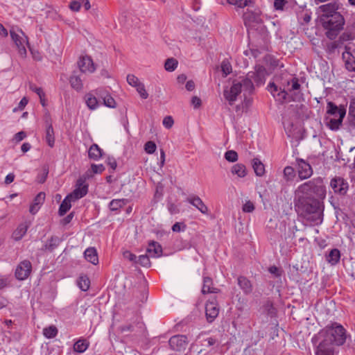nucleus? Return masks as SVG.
Listing matches in <instances>:
<instances>
[{
    "instance_id": "27",
    "label": "nucleus",
    "mask_w": 355,
    "mask_h": 355,
    "mask_svg": "<svg viewBox=\"0 0 355 355\" xmlns=\"http://www.w3.org/2000/svg\"><path fill=\"white\" fill-rule=\"evenodd\" d=\"M238 285L245 294H250L252 291L251 282L244 276H240L237 279Z\"/></svg>"
},
{
    "instance_id": "5",
    "label": "nucleus",
    "mask_w": 355,
    "mask_h": 355,
    "mask_svg": "<svg viewBox=\"0 0 355 355\" xmlns=\"http://www.w3.org/2000/svg\"><path fill=\"white\" fill-rule=\"evenodd\" d=\"M296 192L309 196H313L312 195L314 194L321 200L325 198L327 193L323 179L320 177L313 178L300 184L297 187Z\"/></svg>"
},
{
    "instance_id": "58",
    "label": "nucleus",
    "mask_w": 355,
    "mask_h": 355,
    "mask_svg": "<svg viewBox=\"0 0 355 355\" xmlns=\"http://www.w3.org/2000/svg\"><path fill=\"white\" fill-rule=\"evenodd\" d=\"M242 210L245 213H250L254 210V205L251 201H247L243 206Z\"/></svg>"
},
{
    "instance_id": "64",
    "label": "nucleus",
    "mask_w": 355,
    "mask_h": 355,
    "mask_svg": "<svg viewBox=\"0 0 355 355\" xmlns=\"http://www.w3.org/2000/svg\"><path fill=\"white\" fill-rule=\"evenodd\" d=\"M268 271L272 275H274L275 277H279L282 275V270L275 266H270L268 268Z\"/></svg>"
},
{
    "instance_id": "43",
    "label": "nucleus",
    "mask_w": 355,
    "mask_h": 355,
    "mask_svg": "<svg viewBox=\"0 0 355 355\" xmlns=\"http://www.w3.org/2000/svg\"><path fill=\"white\" fill-rule=\"evenodd\" d=\"M284 177L286 181L293 180L295 176V171L292 166H286L284 169Z\"/></svg>"
},
{
    "instance_id": "57",
    "label": "nucleus",
    "mask_w": 355,
    "mask_h": 355,
    "mask_svg": "<svg viewBox=\"0 0 355 355\" xmlns=\"http://www.w3.org/2000/svg\"><path fill=\"white\" fill-rule=\"evenodd\" d=\"M268 90L270 92L273 97H275L276 94L279 92V87H278L274 83H270L268 85Z\"/></svg>"
},
{
    "instance_id": "14",
    "label": "nucleus",
    "mask_w": 355,
    "mask_h": 355,
    "mask_svg": "<svg viewBox=\"0 0 355 355\" xmlns=\"http://www.w3.org/2000/svg\"><path fill=\"white\" fill-rule=\"evenodd\" d=\"M144 324L141 321L140 317L135 314L131 318V322L121 325L119 329L121 332H137L138 329L142 330Z\"/></svg>"
},
{
    "instance_id": "39",
    "label": "nucleus",
    "mask_w": 355,
    "mask_h": 355,
    "mask_svg": "<svg viewBox=\"0 0 355 355\" xmlns=\"http://www.w3.org/2000/svg\"><path fill=\"white\" fill-rule=\"evenodd\" d=\"M28 230L27 225L25 224H20L13 232V237L15 240L19 241L26 234Z\"/></svg>"
},
{
    "instance_id": "16",
    "label": "nucleus",
    "mask_w": 355,
    "mask_h": 355,
    "mask_svg": "<svg viewBox=\"0 0 355 355\" xmlns=\"http://www.w3.org/2000/svg\"><path fill=\"white\" fill-rule=\"evenodd\" d=\"M78 64L80 71L83 73H93L96 70L93 60L89 55L82 56Z\"/></svg>"
},
{
    "instance_id": "26",
    "label": "nucleus",
    "mask_w": 355,
    "mask_h": 355,
    "mask_svg": "<svg viewBox=\"0 0 355 355\" xmlns=\"http://www.w3.org/2000/svg\"><path fill=\"white\" fill-rule=\"evenodd\" d=\"M342 57L345 61V68L349 71H355V57L349 51L344 52Z\"/></svg>"
},
{
    "instance_id": "32",
    "label": "nucleus",
    "mask_w": 355,
    "mask_h": 355,
    "mask_svg": "<svg viewBox=\"0 0 355 355\" xmlns=\"http://www.w3.org/2000/svg\"><path fill=\"white\" fill-rule=\"evenodd\" d=\"M84 98L89 110H94L98 107V101L92 93L89 92L86 94Z\"/></svg>"
},
{
    "instance_id": "21",
    "label": "nucleus",
    "mask_w": 355,
    "mask_h": 355,
    "mask_svg": "<svg viewBox=\"0 0 355 355\" xmlns=\"http://www.w3.org/2000/svg\"><path fill=\"white\" fill-rule=\"evenodd\" d=\"M146 252L152 257H159L162 254V248L158 242L151 241L148 243Z\"/></svg>"
},
{
    "instance_id": "52",
    "label": "nucleus",
    "mask_w": 355,
    "mask_h": 355,
    "mask_svg": "<svg viewBox=\"0 0 355 355\" xmlns=\"http://www.w3.org/2000/svg\"><path fill=\"white\" fill-rule=\"evenodd\" d=\"M156 144L154 141H148L144 145V150L148 154L153 153L156 150Z\"/></svg>"
},
{
    "instance_id": "18",
    "label": "nucleus",
    "mask_w": 355,
    "mask_h": 355,
    "mask_svg": "<svg viewBox=\"0 0 355 355\" xmlns=\"http://www.w3.org/2000/svg\"><path fill=\"white\" fill-rule=\"evenodd\" d=\"M45 140L48 146L53 148L55 145V132L50 118L45 120Z\"/></svg>"
},
{
    "instance_id": "59",
    "label": "nucleus",
    "mask_w": 355,
    "mask_h": 355,
    "mask_svg": "<svg viewBox=\"0 0 355 355\" xmlns=\"http://www.w3.org/2000/svg\"><path fill=\"white\" fill-rule=\"evenodd\" d=\"M187 227V225L184 223H178L176 222L172 226V230L174 232H180L181 231H184Z\"/></svg>"
},
{
    "instance_id": "13",
    "label": "nucleus",
    "mask_w": 355,
    "mask_h": 355,
    "mask_svg": "<svg viewBox=\"0 0 355 355\" xmlns=\"http://www.w3.org/2000/svg\"><path fill=\"white\" fill-rule=\"evenodd\" d=\"M170 347L177 352H180L185 349L188 344V338L185 335L178 334L175 335L168 340Z\"/></svg>"
},
{
    "instance_id": "23",
    "label": "nucleus",
    "mask_w": 355,
    "mask_h": 355,
    "mask_svg": "<svg viewBox=\"0 0 355 355\" xmlns=\"http://www.w3.org/2000/svg\"><path fill=\"white\" fill-rule=\"evenodd\" d=\"M61 242L62 239L60 237L57 236H52L47 240L46 243L43 245L42 250L51 252L59 246Z\"/></svg>"
},
{
    "instance_id": "6",
    "label": "nucleus",
    "mask_w": 355,
    "mask_h": 355,
    "mask_svg": "<svg viewBox=\"0 0 355 355\" xmlns=\"http://www.w3.org/2000/svg\"><path fill=\"white\" fill-rule=\"evenodd\" d=\"M266 70L264 67L259 65L255 67L254 71H249L245 78H243V84L244 85V92H248L249 95L252 94L254 90V83L259 87L266 82Z\"/></svg>"
},
{
    "instance_id": "37",
    "label": "nucleus",
    "mask_w": 355,
    "mask_h": 355,
    "mask_svg": "<svg viewBox=\"0 0 355 355\" xmlns=\"http://www.w3.org/2000/svg\"><path fill=\"white\" fill-rule=\"evenodd\" d=\"M231 172L233 175H236L239 178H244L247 175L245 166L240 163L232 166Z\"/></svg>"
},
{
    "instance_id": "36",
    "label": "nucleus",
    "mask_w": 355,
    "mask_h": 355,
    "mask_svg": "<svg viewBox=\"0 0 355 355\" xmlns=\"http://www.w3.org/2000/svg\"><path fill=\"white\" fill-rule=\"evenodd\" d=\"M69 83L71 87L77 92L81 91L83 88V81L79 76L72 74L70 76Z\"/></svg>"
},
{
    "instance_id": "10",
    "label": "nucleus",
    "mask_w": 355,
    "mask_h": 355,
    "mask_svg": "<svg viewBox=\"0 0 355 355\" xmlns=\"http://www.w3.org/2000/svg\"><path fill=\"white\" fill-rule=\"evenodd\" d=\"M295 162L298 178L301 180L308 179L313 175V168L309 162L300 158H297Z\"/></svg>"
},
{
    "instance_id": "20",
    "label": "nucleus",
    "mask_w": 355,
    "mask_h": 355,
    "mask_svg": "<svg viewBox=\"0 0 355 355\" xmlns=\"http://www.w3.org/2000/svg\"><path fill=\"white\" fill-rule=\"evenodd\" d=\"M345 118V112L341 110L340 113V116L338 119H333V118H327L326 119V124L327 126L333 131H336L339 130L340 125H342L343 119Z\"/></svg>"
},
{
    "instance_id": "49",
    "label": "nucleus",
    "mask_w": 355,
    "mask_h": 355,
    "mask_svg": "<svg viewBox=\"0 0 355 355\" xmlns=\"http://www.w3.org/2000/svg\"><path fill=\"white\" fill-rule=\"evenodd\" d=\"M225 159L230 162H235L238 160V154L236 151L230 150L225 153Z\"/></svg>"
},
{
    "instance_id": "24",
    "label": "nucleus",
    "mask_w": 355,
    "mask_h": 355,
    "mask_svg": "<svg viewBox=\"0 0 355 355\" xmlns=\"http://www.w3.org/2000/svg\"><path fill=\"white\" fill-rule=\"evenodd\" d=\"M213 281L212 279L209 277H205L203 278V285L202 288V293H218L220 292V289L212 286Z\"/></svg>"
},
{
    "instance_id": "7",
    "label": "nucleus",
    "mask_w": 355,
    "mask_h": 355,
    "mask_svg": "<svg viewBox=\"0 0 355 355\" xmlns=\"http://www.w3.org/2000/svg\"><path fill=\"white\" fill-rule=\"evenodd\" d=\"M244 92L243 80H234L230 88H225L223 91V96L230 105H232L236 101V98L241 92Z\"/></svg>"
},
{
    "instance_id": "29",
    "label": "nucleus",
    "mask_w": 355,
    "mask_h": 355,
    "mask_svg": "<svg viewBox=\"0 0 355 355\" xmlns=\"http://www.w3.org/2000/svg\"><path fill=\"white\" fill-rule=\"evenodd\" d=\"M74 201L73 198L72 197V195H67L64 199L61 202L58 214L60 216H64L71 207V201Z\"/></svg>"
},
{
    "instance_id": "55",
    "label": "nucleus",
    "mask_w": 355,
    "mask_h": 355,
    "mask_svg": "<svg viewBox=\"0 0 355 355\" xmlns=\"http://www.w3.org/2000/svg\"><path fill=\"white\" fill-rule=\"evenodd\" d=\"M123 255L125 259L136 264L137 257L135 254L132 253L129 250H126L123 252Z\"/></svg>"
},
{
    "instance_id": "17",
    "label": "nucleus",
    "mask_w": 355,
    "mask_h": 355,
    "mask_svg": "<svg viewBox=\"0 0 355 355\" xmlns=\"http://www.w3.org/2000/svg\"><path fill=\"white\" fill-rule=\"evenodd\" d=\"M95 94L99 98L103 99V104L111 108L116 107V101L114 98L105 90L103 89H97L94 91Z\"/></svg>"
},
{
    "instance_id": "28",
    "label": "nucleus",
    "mask_w": 355,
    "mask_h": 355,
    "mask_svg": "<svg viewBox=\"0 0 355 355\" xmlns=\"http://www.w3.org/2000/svg\"><path fill=\"white\" fill-rule=\"evenodd\" d=\"M85 259L94 265L98 263V257L95 248L89 247L84 252Z\"/></svg>"
},
{
    "instance_id": "31",
    "label": "nucleus",
    "mask_w": 355,
    "mask_h": 355,
    "mask_svg": "<svg viewBox=\"0 0 355 355\" xmlns=\"http://www.w3.org/2000/svg\"><path fill=\"white\" fill-rule=\"evenodd\" d=\"M340 259V252L337 248L331 250L330 252L326 254V261L333 266L337 264L339 262Z\"/></svg>"
},
{
    "instance_id": "51",
    "label": "nucleus",
    "mask_w": 355,
    "mask_h": 355,
    "mask_svg": "<svg viewBox=\"0 0 355 355\" xmlns=\"http://www.w3.org/2000/svg\"><path fill=\"white\" fill-rule=\"evenodd\" d=\"M127 82L130 85L134 87H137L141 83L139 78L133 74H128L127 76Z\"/></svg>"
},
{
    "instance_id": "4",
    "label": "nucleus",
    "mask_w": 355,
    "mask_h": 355,
    "mask_svg": "<svg viewBox=\"0 0 355 355\" xmlns=\"http://www.w3.org/2000/svg\"><path fill=\"white\" fill-rule=\"evenodd\" d=\"M346 333L345 329L341 324L334 322L319 332L318 338H322V342H325L332 347L341 346L346 342Z\"/></svg>"
},
{
    "instance_id": "62",
    "label": "nucleus",
    "mask_w": 355,
    "mask_h": 355,
    "mask_svg": "<svg viewBox=\"0 0 355 355\" xmlns=\"http://www.w3.org/2000/svg\"><path fill=\"white\" fill-rule=\"evenodd\" d=\"M286 3V0H274V7L275 10H283Z\"/></svg>"
},
{
    "instance_id": "25",
    "label": "nucleus",
    "mask_w": 355,
    "mask_h": 355,
    "mask_svg": "<svg viewBox=\"0 0 355 355\" xmlns=\"http://www.w3.org/2000/svg\"><path fill=\"white\" fill-rule=\"evenodd\" d=\"M103 150L96 144H93L88 150V157L94 161L99 160L103 156Z\"/></svg>"
},
{
    "instance_id": "30",
    "label": "nucleus",
    "mask_w": 355,
    "mask_h": 355,
    "mask_svg": "<svg viewBox=\"0 0 355 355\" xmlns=\"http://www.w3.org/2000/svg\"><path fill=\"white\" fill-rule=\"evenodd\" d=\"M341 110L345 112V115L346 114V109L344 106H337L334 103L331 101L327 102V114L331 116H336L338 114L340 116V113Z\"/></svg>"
},
{
    "instance_id": "15",
    "label": "nucleus",
    "mask_w": 355,
    "mask_h": 355,
    "mask_svg": "<svg viewBox=\"0 0 355 355\" xmlns=\"http://www.w3.org/2000/svg\"><path fill=\"white\" fill-rule=\"evenodd\" d=\"M88 187L89 185L85 183V180L80 178L76 182L75 189L69 194L72 195L74 200L80 199L87 195Z\"/></svg>"
},
{
    "instance_id": "54",
    "label": "nucleus",
    "mask_w": 355,
    "mask_h": 355,
    "mask_svg": "<svg viewBox=\"0 0 355 355\" xmlns=\"http://www.w3.org/2000/svg\"><path fill=\"white\" fill-rule=\"evenodd\" d=\"M45 200V193L40 192L34 198L33 204L40 206L43 204Z\"/></svg>"
},
{
    "instance_id": "56",
    "label": "nucleus",
    "mask_w": 355,
    "mask_h": 355,
    "mask_svg": "<svg viewBox=\"0 0 355 355\" xmlns=\"http://www.w3.org/2000/svg\"><path fill=\"white\" fill-rule=\"evenodd\" d=\"M167 208L171 214H177L180 212V209L178 205L172 202H167Z\"/></svg>"
},
{
    "instance_id": "38",
    "label": "nucleus",
    "mask_w": 355,
    "mask_h": 355,
    "mask_svg": "<svg viewBox=\"0 0 355 355\" xmlns=\"http://www.w3.org/2000/svg\"><path fill=\"white\" fill-rule=\"evenodd\" d=\"M128 202V200L125 198L122 199H114L109 203V208L111 211H118L123 207H124Z\"/></svg>"
},
{
    "instance_id": "11",
    "label": "nucleus",
    "mask_w": 355,
    "mask_h": 355,
    "mask_svg": "<svg viewBox=\"0 0 355 355\" xmlns=\"http://www.w3.org/2000/svg\"><path fill=\"white\" fill-rule=\"evenodd\" d=\"M219 306L216 297H211L205 304V314L209 322H212L218 315Z\"/></svg>"
},
{
    "instance_id": "12",
    "label": "nucleus",
    "mask_w": 355,
    "mask_h": 355,
    "mask_svg": "<svg viewBox=\"0 0 355 355\" xmlns=\"http://www.w3.org/2000/svg\"><path fill=\"white\" fill-rule=\"evenodd\" d=\"M32 271V264L29 260L21 261L15 269V275L18 280H25L31 275Z\"/></svg>"
},
{
    "instance_id": "1",
    "label": "nucleus",
    "mask_w": 355,
    "mask_h": 355,
    "mask_svg": "<svg viewBox=\"0 0 355 355\" xmlns=\"http://www.w3.org/2000/svg\"><path fill=\"white\" fill-rule=\"evenodd\" d=\"M295 209L299 217L314 225L322 222L323 209L318 199L296 192Z\"/></svg>"
},
{
    "instance_id": "41",
    "label": "nucleus",
    "mask_w": 355,
    "mask_h": 355,
    "mask_svg": "<svg viewBox=\"0 0 355 355\" xmlns=\"http://www.w3.org/2000/svg\"><path fill=\"white\" fill-rule=\"evenodd\" d=\"M178 62L173 58H168L164 64L165 70L167 71H173L178 67Z\"/></svg>"
},
{
    "instance_id": "8",
    "label": "nucleus",
    "mask_w": 355,
    "mask_h": 355,
    "mask_svg": "<svg viewBox=\"0 0 355 355\" xmlns=\"http://www.w3.org/2000/svg\"><path fill=\"white\" fill-rule=\"evenodd\" d=\"M10 37L18 49L19 54L25 58L27 55L26 45L28 44V37L21 31V35L17 33L14 31H10Z\"/></svg>"
},
{
    "instance_id": "53",
    "label": "nucleus",
    "mask_w": 355,
    "mask_h": 355,
    "mask_svg": "<svg viewBox=\"0 0 355 355\" xmlns=\"http://www.w3.org/2000/svg\"><path fill=\"white\" fill-rule=\"evenodd\" d=\"M48 174H49L48 167L47 166L43 167L42 173L37 175V182L41 184L44 183L47 178Z\"/></svg>"
},
{
    "instance_id": "48",
    "label": "nucleus",
    "mask_w": 355,
    "mask_h": 355,
    "mask_svg": "<svg viewBox=\"0 0 355 355\" xmlns=\"http://www.w3.org/2000/svg\"><path fill=\"white\" fill-rule=\"evenodd\" d=\"M164 193V187L161 183H158L155 188V191L154 194V200L155 202L159 201L162 197Z\"/></svg>"
},
{
    "instance_id": "40",
    "label": "nucleus",
    "mask_w": 355,
    "mask_h": 355,
    "mask_svg": "<svg viewBox=\"0 0 355 355\" xmlns=\"http://www.w3.org/2000/svg\"><path fill=\"white\" fill-rule=\"evenodd\" d=\"M259 17L257 12L250 11L248 9L247 12L243 14V20L245 25L246 26L248 23L250 22H257L258 21Z\"/></svg>"
},
{
    "instance_id": "60",
    "label": "nucleus",
    "mask_w": 355,
    "mask_h": 355,
    "mask_svg": "<svg viewBox=\"0 0 355 355\" xmlns=\"http://www.w3.org/2000/svg\"><path fill=\"white\" fill-rule=\"evenodd\" d=\"M91 169H92V171L93 172V173H95V174L99 173L100 174L105 170V167L102 164H92L91 165Z\"/></svg>"
},
{
    "instance_id": "63",
    "label": "nucleus",
    "mask_w": 355,
    "mask_h": 355,
    "mask_svg": "<svg viewBox=\"0 0 355 355\" xmlns=\"http://www.w3.org/2000/svg\"><path fill=\"white\" fill-rule=\"evenodd\" d=\"M174 123V121L171 116H167L164 118L163 125L166 128H171Z\"/></svg>"
},
{
    "instance_id": "44",
    "label": "nucleus",
    "mask_w": 355,
    "mask_h": 355,
    "mask_svg": "<svg viewBox=\"0 0 355 355\" xmlns=\"http://www.w3.org/2000/svg\"><path fill=\"white\" fill-rule=\"evenodd\" d=\"M58 334V329L55 326H50L44 329V335L47 338H55Z\"/></svg>"
},
{
    "instance_id": "46",
    "label": "nucleus",
    "mask_w": 355,
    "mask_h": 355,
    "mask_svg": "<svg viewBox=\"0 0 355 355\" xmlns=\"http://www.w3.org/2000/svg\"><path fill=\"white\" fill-rule=\"evenodd\" d=\"M226 1L230 5H234L239 8H244L249 6L252 0H226Z\"/></svg>"
},
{
    "instance_id": "45",
    "label": "nucleus",
    "mask_w": 355,
    "mask_h": 355,
    "mask_svg": "<svg viewBox=\"0 0 355 355\" xmlns=\"http://www.w3.org/2000/svg\"><path fill=\"white\" fill-rule=\"evenodd\" d=\"M338 46V43L336 41L327 42L324 44V50L328 54L331 55L335 53Z\"/></svg>"
},
{
    "instance_id": "2",
    "label": "nucleus",
    "mask_w": 355,
    "mask_h": 355,
    "mask_svg": "<svg viewBox=\"0 0 355 355\" xmlns=\"http://www.w3.org/2000/svg\"><path fill=\"white\" fill-rule=\"evenodd\" d=\"M319 9L322 12L319 20L323 28L326 30L325 35L329 40H333L343 28L345 19L338 12V5L336 3L322 5Z\"/></svg>"
},
{
    "instance_id": "19",
    "label": "nucleus",
    "mask_w": 355,
    "mask_h": 355,
    "mask_svg": "<svg viewBox=\"0 0 355 355\" xmlns=\"http://www.w3.org/2000/svg\"><path fill=\"white\" fill-rule=\"evenodd\" d=\"M187 202L192 205L196 209H198L202 214H207L209 209L207 205L203 202L201 198L198 196L193 195L187 198Z\"/></svg>"
},
{
    "instance_id": "61",
    "label": "nucleus",
    "mask_w": 355,
    "mask_h": 355,
    "mask_svg": "<svg viewBox=\"0 0 355 355\" xmlns=\"http://www.w3.org/2000/svg\"><path fill=\"white\" fill-rule=\"evenodd\" d=\"M107 164L111 168V173L114 172L117 166V163L114 157H108L106 161Z\"/></svg>"
},
{
    "instance_id": "34",
    "label": "nucleus",
    "mask_w": 355,
    "mask_h": 355,
    "mask_svg": "<svg viewBox=\"0 0 355 355\" xmlns=\"http://www.w3.org/2000/svg\"><path fill=\"white\" fill-rule=\"evenodd\" d=\"M78 286L83 291H87L90 287V280L87 275H80L77 281Z\"/></svg>"
},
{
    "instance_id": "35",
    "label": "nucleus",
    "mask_w": 355,
    "mask_h": 355,
    "mask_svg": "<svg viewBox=\"0 0 355 355\" xmlns=\"http://www.w3.org/2000/svg\"><path fill=\"white\" fill-rule=\"evenodd\" d=\"M252 168L255 174L257 176L261 177L265 173L264 164L258 158H254L252 159Z\"/></svg>"
},
{
    "instance_id": "42",
    "label": "nucleus",
    "mask_w": 355,
    "mask_h": 355,
    "mask_svg": "<svg viewBox=\"0 0 355 355\" xmlns=\"http://www.w3.org/2000/svg\"><path fill=\"white\" fill-rule=\"evenodd\" d=\"M136 264H139L140 266L146 268H149L151 266V262L150 261L149 257L147 254H142L137 257Z\"/></svg>"
},
{
    "instance_id": "33",
    "label": "nucleus",
    "mask_w": 355,
    "mask_h": 355,
    "mask_svg": "<svg viewBox=\"0 0 355 355\" xmlns=\"http://www.w3.org/2000/svg\"><path fill=\"white\" fill-rule=\"evenodd\" d=\"M89 346V342L85 338H80L73 345V349L78 353L85 352Z\"/></svg>"
},
{
    "instance_id": "9",
    "label": "nucleus",
    "mask_w": 355,
    "mask_h": 355,
    "mask_svg": "<svg viewBox=\"0 0 355 355\" xmlns=\"http://www.w3.org/2000/svg\"><path fill=\"white\" fill-rule=\"evenodd\" d=\"M330 187L335 194L340 196H345L349 189L347 181L340 176H335L331 180Z\"/></svg>"
},
{
    "instance_id": "22",
    "label": "nucleus",
    "mask_w": 355,
    "mask_h": 355,
    "mask_svg": "<svg viewBox=\"0 0 355 355\" xmlns=\"http://www.w3.org/2000/svg\"><path fill=\"white\" fill-rule=\"evenodd\" d=\"M334 347L320 341L315 349V355H334Z\"/></svg>"
},
{
    "instance_id": "47",
    "label": "nucleus",
    "mask_w": 355,
    "mask_h": 355,
    "mask_svg": "<svg viewBox=\"0 0 355 355\" xmlns=\"http://www.w3.org/2000/svg\"><path fill=\"white\" fill-rule=\"evenodd\" d=\"M221 71H223V73L225 76H227V75L230 74L232 71V68L230 62L225 59L221 62Z\"/></svg>"
},
{
    "instance_id": "3",
    "label": "nucleus",
    "mask_w": 355,
    "mask_h": 355,
    "mask_svg": "<svg viewBox=\"0 0 355 355\" xmlns=\"http://www.w3.org/2000/svg\"><path fill=\"white\" fill-rule=\"evenodd\" d=\"M300 89L301 85L299 83V79L293 77L286 81V84L284 85L283 88L279 87V92L274 98L282 105L286 101L301 102L304 98Z\"/></svg>"
},
{
    "instance_id": "50",
    "label": "nucleus",
    "mask_w": 355,
    "mask_h": 355,
    "mask_svg": "<svg viewBox=\"0 0 355 355\" xmlns=\"http://www.w3.org/2000/svg\"><path fill=\"white\" fill-rule=\"evenodd\" d=\"M135 88L141 98L146 99L148 97V94L146 90L144 83H141L139 85L135 87Z\"/></svg>"
}]
</instances>
